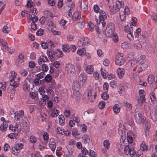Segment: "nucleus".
<instances>
[{
    "label": "nucleus",
    "mask_w": 157,
    "mask_h": 157,
    "mask_svg": "<svg viewBox=\"0 0 157 157\" xmlns=\"http://www.w3.org/2000/svg\"><path fill=\"white\" fill-rule=\"evenodd\" d=\"M143 111L140 107H137L135 112V118L137 123L140 124L142 123H145L144 117L142 115Z\"/></svg>",
    "instance_id": "nucleus-1"
},
{
    "label": "nucleus",
    "mask_w": 157,
    "mask_h": 157,
    "mask_svg": "<svg viewBox=\"0 0 157 157\" xmlns=\"http://www.w3.org/2000/svg\"><path fill=\"white\" fill-rule=\"evenodd\" d=\"M124 5L123 2L121 1H117L116 4L111 8L110 12L111 14H114L118 12L121 9L123 10Z\"/></svg>",
    "instance_id": "nucleus-2"
},
{
    "label": "nucleus",
    "mask_w": 157,
    "mask_h": 157,
    "mask_svg": "<svg viewBox=\"0 0 157 157\" xmlns=\"http://www.w3.org/2000/svg\"><path fill=\"white\" fill-rule=\"evenodd\" d=\"M122 144L120 146L121 149H119L121 151L124 150L125 154L127 155H129L133 157L135 154L134 149L133 148H130L128 145H123Z\"/></svg>",
    "instance_id": "nucleus-3"
},
{
    "label": "nucleus",
    "mask_w": 157,
    "mask_h": 157,
    "mask_svg": "<svg viewBox=\"0 0 157 157\" xmlns=\"http://www.w3.org/2000/svg\"><path fill=\"white\" fill-rule=\"evenodd\" d=\"M115 30L114 24L112 23H109L106 28V36L110 37L114 36Z\"/></svg>",
    "instance_id": "nucleus-4"
},
{
    "label": "nucleus",
    "mask_w": 157,
    "mask_h": 157,
    "mask_svg": "<svg viewBox=\"0 0 157 157\" xmlns=\"http://www.w3.org/2000/svg\"><path fill=\"white\" fill-rule=\"evenodd\" d=\"M65 70L71 76L74 75L76 73L75 66L72 64L69 63L66 65Z\"/></svg>",
    "instance_id": "nucleus-5"
},
{
    "label": "nucleus",
    "mask_w": 157,
    "mask_h": 157,
    "mask_svg": "<svg viewBox=\"0 0 157 157\" xmlns=\"http://www.w3.org/2000/svg\"><path fill=\"white\" fill-rule=\"evenodd\" d=\"M129 13V9L127 6H126L124 9L121 10L120 12V17L121 20L125 21L126 20V15H128Z\"/></svg>",
    "instance_id": "nucleus-6"
},
{
    "label": "nucleus",
    "mask_w": 157,
    "mask_h": 157,
    "mask_svg": "<svg viewBox=\"0 0 157 157\" xmlns=\"http://www.w3.org/2000/svg\"><path fill=\"white\" fill-rule=\"evenodd\" d=\"M23 146V144L21 143L16 144L13 147H11L12 153L15 155H17L20 152V150L22 148Z\"/></svg>",
    "instance_id": "nucleus-7"
},
{
    "label": "nucleus",
    "mask_w": 157,
    "mask_h": 157,
    "mask_svg": "<svg viewBox=\"0 0 157 157\" xmlns=\"http://www.w3.org/2000/svg\"><path fill=\"white\" fill-rule=\"evenodd\" d=\"M23 146V144L21 143L16 144L13 147H11L12 153L15 155H17L20 152V150L22 148Z\"/></svg>",
    "instance_id": "nucleus-8"
},
{
    "label": "nucleus",
    "mask_w": 157,
    "mask_h": 157,
    "mask_svg": "<svg viewBox=\"0 0 157 157\" xmlns=\"http://www.w3.org/2000/svg\"><path fill=\"white\" fill-rule=\"evenodd\" d=\"M23 146V144L21 143L16 144L13 147H11L12 153L15 155H17L20 152V150L22 148Z\"/></svg>",
    "instance_id": "nucleus-9"
},
{
    "label": "nucleus",
    "mask_w": 157,
    "mask_h": 157,
    "mask_svg": "<svg viewBox=\"0 0 157 157\" xmlns=\"http://www.w3.org/2000/svg\"><path fill=\"white\" fill-rule=\"evenodd\" d=\"M148 66V63L145 60H143L140 62L138 65L137 66L135 71L137 73H140L142 70H144Z\"/></svg>",
    "instance_id": "nucleus-10"
},
{
    "label": "nucleus",
    "mask_w": 157,
    "mask_h": 157,
    "mask_svg": "<svg viewBox=\"0 0 157 157\" xmlns=\"http://www.w3.org/2000/svg\"><path fill=\"white\" fill-rule=\"evenodd\" d=\"M107 18V16L104 11L102 10L100 11L99 18L100 19V22H101L103 27H105L106 25L105 20Z\"/></svg>",
    "instance_id": "nucleus-11"
},
{
    "label": "nucleus",
    "mask_w": 157,
    "mask_h": 157,
    "mask_svg": "<svg viewBox=\"0 0 157 157\" xmlns=\"http://www.w3.org/2000/svg\"><path fill=\"white\" fill-rule=\"evenodd\" d=\"M123 54L122 53L118 54L116 56L115 62L116 65L121 66L123 65L124 62L123 57Z\"/></svg>",
    "instance_id": "nucleus-12"
},
{
    "label": "nucleus",
    "mask_w": 157,
    "mask_h": 157,
    "mask_svg": "<svg viewBox=\"0 0 157 157\" xmlns=\"http://www.w3.org/2000/svg\"><path fill=\"white\" fill-rule=\"evenodd\" d=\"M81 151L82 153V154L83 155H86L88 154L92 157H96V154L93 150H90V152H89L87 149L85 147H83L81 149Z\"/></svg>",
    "instance_id": "nucleus-13"
},
{
    "label": "nucleus",
    "mask_w": 157,
    "mask_h": 157,
    "mask_svg": "<svg viewBox=\"0 0 157 157\" xmlns=\"http://www.w3.org/2000/svg\"><path fill=\"white\" fill-rule=\"evenodd\" d=\"M80 86L79 84L77 82L73 83L72 86V89L74 94L77 97H79L80 95Z\"/></svg>",
    "instance_id": "nucleus-14"
},
{
    "label": "nucleus",
    "mask_w": 157,
    "mask_h": 157,
    "mask_svg": "<svg viewBox=\"0 0 157 157\" xmlns=\"http://www.w3.org/2000/svg\"><path fill=\"white\" fill-rule=\"evenodd\" d=\"M88 44V39L87 37L81 38L77 43V46L80 47L85 48Z\"/></svg>",
    "instance_id": "nucleus-15"
},
{
    "label": "nucleus",
    "mask_w": 157,
    "mask_h": 157,
    "mask_svg": "<svg viewBox=\"0 0 157 157\" xmlns=\"http://www.w3.org/2000/svg\"><path fill=\"white\" fill-rule=\"evenodd\" d=\"M92 89L90 88H87L83 95L85 98V102H88L92 98Z\"/></svg>",
    "instance_id": "nucleus-16"
},
{
    "label": "nucleus",
    "mask_w": 157,
    "mask_h": 157,
    "mask_svg": "<svg viewBox=\"0 0 157 157\" xmlns=\"http://www.w3.org/2000/svg\"><path fill=\"white\" fill-rule=\"evenodd\" d=\"M87 75L84 73H81L78 78V81H80L82 84L83 86H85L86 85V82L87 81Z\"/></svg>",
    "instance_id": "nucleus-17"
},
{
    "label": "nucleus",
    "mask_w": 157,
    "mask_h": 157,
    "mask_svg": "<svg viewBox=\"0 0 157 157\" xmlns=\"http://www.w3.org/2000/svg\"><path fill=\"white\" fill-rule=\"evenodd\" d=\"M24 63V56L21 53H20L18 55V58L15 62V64L17 66L19 67L23 65Z\"/></svg>",
    "instance_id": "nucleus-18"
},
{
    "label": "nucleus",
    "mask_w": 157,
    "mask_h": 157,
    "mask_svg": "<svg viewBox=\"0 0 157 157\" xmlns=\"http://www.w3.org/2000/svg\"><path fill=\"white\" fill-rule=\"evenodd\" d=\"M14 114L15 120L17 121H19L24 116V112L22 110H20L18 112L15 113Z\"/></svg>",
    "instance_id": "nucleus-19"
},
{
    "label": "nucleus",
    "mask_w": 157,
    "mask_h": 157,
    "mask_svg": "<svg viewBox=\"0 0 157 157\" xmlns=\"http://www.w3.org/2000/svg\"><path fill=\"white\" fill-rule=\"evenodd\" d=\"M75 7V4L72 3V4L66 6L65 7V10L68 13V15L69 17L71 15V13L73 11V8Z\"/></svg>",
    "instance_id": "nucleus-20"
},
{
    "label": "nucleus",
    "mask_w": 157,
    "mask_h": 157,
    "mask_svg": "<svg viewBox=\"0 0 157 157\" xmlns=\"http://www.w3.org/2000/svg\"><path fill=\"white\" fill-rule=\"evenodd\" d=\"M38 62L39 65L43 64V63L49 62L48 59L46 56L43 55L40 56L38 59Z\"/></svg>",
    "instance_id": "nucleus-21"
},
{
    "label": "nucleus",
    "mask_w": 157,
    "mask_h": 157,
    "mask_svg": "<svg viewBox=\"0 0 157 157\" xmlns=\"http://www.w3.org/2000/svg\"><path fill=\"white\" fill-rule=\"evenodd\" d=\"M49 147L52 151H55L56 147V144L55 141L54 139L53 138H51L50 139Z\"/></svg>",
    "instance_id": "nucleus-22"
},
{
    "label": "nucleus",
    "mask_w": 157,
    "mask_h": 157,
    "mask_svg": "<svg viewBox=\"0 0 157 157\" xmlns=\"http://www.w3.org/2000/svg\"><path fill=\"white\" fill-rule=\"evenodd\" d=\"M124 31L126 33H133V29L131 24L129 23L124 28Z\"/></svg>",
    "instance_id": "nucleus-23"
},
{
    "label": "nucleus",
    "mask_w": 157,
    "mask_h": 157,
    "mask_svg": "<svg viewBox=\"0 0 157 157\" xmlns=\"http://www.w3.org/2000/svg\"><path fill=\"white\" fill-rule=\"evenodd\" d=\"M147 79L148 82L149 84H151L154 83H155L157 80L155 76L152 75H150Z\"/></svg>",
    "instance_id": "nucleus-24"
},
{
    "label": "nucleus",
    "mask_w": 157,
    "mask_h": 157,
    "mask_svg": "<svg viewBox=\"0 0 157 157\" xmlns=\"http://www.w3.org/2000/svg\"><path fill=\"white\" fill-rule=\"evenodd\" d=\"M117 73L119 78H122L124 75V69L123 68H118L117 71Z\"/></svg>",
    "instance_id": "nucleus-25"
},
{
    "label": "nucleus",
    "mask_w": 157,
    "mask_h": 157,
    "mask_svg": "<svg viewBox=\"0 0 157 157\" xmlns=\"http://www.w3.org/2000/svg\"><path fill=\"white\" fill-rule=\"evenodd\" d=\"M10 86L14 88L17 87L19 84V81L17 80H15V79L10 80Z\"/></svg>",
    "instance_id": "nucleus-26"
},
{
    "label": "nucleus",
    "mask_w": 157,
    "mask_h": 157,
    "mask_svg": "<svg viewBox=\"0 0 157 157\" xmlns=\"http://www.w3.org/2000/svg\"><path fill=\"white\" fill-rule=\"evenodd\" d=\"M8 124L6 122H4L0 126V129L2 132H4L6 129Z\"/></svg>",
    "instance_id": "nucleus-27"
},
{
    "label": "nucleus",
    "mask_w": 157,
    "mask_h": 157,
    "mask_svg": "<svg viewBox=\"0 0 157 157\" xmlns=\"http://www.w3.org/2000/svg\"><path fill=\"white\" fill-rule=\"evenodd\" d=\"M94 68L92 65H89L86 67V71L89 74H91L94 71Z\"/></svg>",
    "instance_id": "nucleus-28"
},
{
    "label": "nucleus",
    "mask_w": 157,
    "mask_h": 157,
    "mask_svg": "<svg viewBox=\"0 0 157 157\" xmlns=\"http://www.w3.org/2000/svg\"><path fill=\"white\" fill-rule=\"evenodd\" d=\"M10 30V27L9 25L7 24L4 26L2 28V31L5 33H7Z\"/></svg>",
    "instance_id": "nucleus-29"
},
{
    "label": "nucleus",
    "mask_w": 157,
    "mask_h": 157,
    "mask_svg": "<svg viewBox=\"0 0 157 157\" xmlns=\"http://www.w3.org/2000/svg\"><path fill=\"white\" fill-rule=\"evenodd\" d=\"M150 115L153 121H156L157 120V113L155 111L152 112Z\"/></svg>",
    "instance_id": "nucleus-30"
},
{
    "label": "nucleus",
    "mask_w": 157,
    "mask_h": 157,
    "mask_svg": "<svg viewBox=\"0 0 157 157\" xmlns=\"http://www.w3.org/2000/svg\"><path fill=\"white\" fill-rule=\"evenodd\" d=\"M17 75V73L14 71H11L9 74V80L15 79Z\"/></svg>",
    "instance_id": "nucleus-31"
},
{
    "label": "nucleus",
    "mask_w": 157,
    "mask_h": 157,
    "mask_svg": "<svg viewBox=\"0 0 157 157\" xmlns=\"http://www.w3.org/2000/svg\"><path fill=\"white\" fill-rule=\"evenodd\" d=\"M62 49L63 51L66 52H68L70 51V46L68 44L63 45Z\"/></svg>",
    "instance_id": "nucleus-32"
},
{
    "label": "nucleus",
    "mask_w": 157,
    "mask_h": 157,
    "mask_svg": "<svg viewBox=\"0 0 157 157\" xmlns=\"http://www.w3.org/2000/svg\"><path fill=\"white\" fill-rule=\"evenodd\" d=\"M59 111L58 110L54 109L52 110L51 115L52 117H56L59 114Z\"/></svg>",
    "instance_id": "nucleus-33"
},
{
    "label": "nucleus",
    "mask_w": 157,
    "mask_h": 157,
    "mask_svg": "<svg viewBox=\"0 0 157 157\" xmlns=\"http://www.w3.org/2000/svg\"><path fill=\"white\" fill-rule=\"evenodd\" d=\"M89 140H90V139L88 136L85 134L82 136V141L83 143L87 144Z\"/></svg>",
    "instance_id": "nucleus-34"
},
{
    "label": "nucleus",
    "mask_w": 157,
    "mask_h": 157,
    "mask_svg": "<svg viewBox=\"0 0 157 157\" xmlns=\"http://www.w3.org/2000/svg\"><path fill=\"white\" fill-rule=\"evenodd\" d=\"M148 147L146 145L144 142H143L140 145V149L143 151H147Z\"/></svg>",
    "instance_id": "nucleus-35"
},
{
    "label": "nucleus",
    "mask_w": 157,
    "mask_h": 157,
    "mask_svg": "<svg viewBox=\"0 0 157 157\" xmlns=\"http://www.w3.org/2000/svg\"><path fill=\"white\" fill-rule=\"evenodd\" d=\"M59 122L61 125H63L65 123V119L62 115H59L58 116Z\"/></svg>",
    "instance_id": "nucleus-36"
},
{
    "label": "nucleus",
    "mask_w": 157,
    "mask_h": 157,
    "mask_svg": "<svg viewBox=\"0 0 157 157\" xmlns=\"http://www.w3.org/2000/svg\"><path fill=\"white\" fill-rule=\"evenodd\" d=\"M101 75L104 78H107L108 75V74L107 71L103 68H101Z\"/></svg>",
    "instance_id": "nucleus-37"
},
{
    "label": "nucleus",
    "mask_w": 157,
    "mask_h": 157,
    "mask_svg": "<svg viewBox=\"0 0 157 157\" xmlns=\"http://www.w3.org/2000/svg\"><path fill=\"white\" fill-rule=\"evenodd\" d=\"M77 53L80 56H82L86 54L85 49V48L78 49L77 51Z\"/></svg>",
    "instance_id": "nucleus-38"
},
{
    "label": "nucleus",
    "mask_w": 157,
    "mask_h": 157,
    "mask_svg": "<svg viewBox=\"0 0 157 157\" xmlns=\"http://www.w3.org/2000/svg\"><path fill=\"white\" fill-rule=\"evenodd\" d=\"M113 110L114 113L116 114L119 113L120 110L119 105L118 104H115L113 107Z\"/></svg>",
    "instance_id": "nucleus-39"
},
{
    "label": "nucleus",
    "mask_w": 157,
    "mask_h": 157,
    "mask_svg": "<svg viewBox=\"0 0 157 157\" xmlns=\"http://www.w3.org/2000/svg\"><path fill=\"white\" fill-rule=\"evenodd\" d=\"M52 78V76L50 74L47 75L45 77L44 80L47 82H50Z\"/></svg>",
    "instance_id": "nucleus-40"
},
{
    "label": "nucleus",
    "mask_w": 157,
    "mask_h": 157,
    "mask_svg": "<svg viewBox=\"0 0 157 157\" xmlns=\"http://www.w3.org/2000/svg\"><path fill=\"white\" fill-rule=\"evenodd\" d=\"M38 95L37 93L31 92L29 93V97L33 99L35 98Z\"/></svg>",
    "instance_id": "nucleus-41"
},
{
    "label": "nucleus",
    "mask_w": 157,
    "mask_h": 157,
    "mask_svg": "<svg viewBox=\"0 0 157 157\" xmlns=\"http://www.w3.org/2000/svg\"><path fill=\"white\" fill-rule=\"evenodd\" d=\"M0 43L3 46V47H4L5 49L8 47L7 43L6 40H5L0 39Z\"/></svg>",
    "instance_id": "nucleus-42"
},
{
    "label": "nucleus",
    "mask_w": 157,
    "mask_h": 157,
    "mask_svg": "<svg viewBox=\"0 0 157 157\" xmlns=\"http://www.w3.org/2000/svg\"><path fill=\"white\" fill-rule=\"evenodd\" d=\"M40 44L41 47L43 49H46L48 48V42L41 41Z\"/></svg>",
    "instance_id": "nucleus-43"
},
{
    "label": "nucleus",
    "mask_w": 157,
    "mask_h": 157,
    "mask_svg": "<svg viewBox=\"0 0 157 157\" xmlns=\"http://www.w3.org/2000/svg\"><path fill=\"white\" fill-rule=\"evenodd\" d=\"M106 92H105L103 93L101 95L102 98L104 100H107L109 98V94Z\"/></svg>",
    "instance_id": "nucleus-44"
},
{
    "label": "nucleus",
    "mask_w": 157,
    "mask_h": 157,
    "mask_svg": "<svg viewBox=\"0 0 157 157\" xmlns=\"http://www.w3.org/2000/svg\"><path fill=\"white\" fill-rule=\"evenodd\" d=\"M80 14L79 12L77 11L74 12L73 15V18L75 19H78L80 17Z\"/></svg>",
    "instance_id": "nucleus-45"
},
{
    "label": "nucleus",
    "mask_w": 157,
    "mask_h": 157,
    "mask_svg": "<svg viewBox=\"0 0 157 157\" xmlns=\"http://www.w3.org/2000/svg\"><path fill=\"white\" fill-rule=\"evenodd\" d=\"M40 66H41L42 71L44 72H47L48 71V67L46 64L44 63L42 64Z\"/></svg>",
    "instance_id": "nucleus-46"
},
{
    "label": "nucleus",
    "mask_w": 157,
    "mask_h": 157,
    "mask_svg": "<svg viewBox=\"0 0 157 157\" xmlns=\"http://www.w3.org/2000/svg\"><path fill=\"white\" fill-rule=\"evenodd\" d=\"M104 146L108 149L110 147V144L108 140H105L104 141L103 143Z\"/></svg>",
    "instance_id": "nucleus-47"
},
{
    "label": "nucleus",
    "mask_w": 157,
    "mask_h": 157,
    "mask_svg": "<svg viewBox=\"0 0 157 157\" xmlns=\"http://www.w3.org/2000/svg\"><path fill=\"white\" fill-rule=\"evenodd\" d=\"M42 101L43 102H46V101H48V99H49V97L46 94H43L42 95Z\"/></svg>",
    "instance_id": "nucleus-48"
},
{
    "label": "nucleus",
    "mask_w": 157,
    "mask_h": 157,
    "mask_svg": "<svg viewBox=\"0 0 157 157\" xmlns=\"http://www.w3.org/2000/svg\"><path fill=\"white\" fill-rule=\"evenodd\" d=\"M138 62V61L136 59L132 60L128 62L127 64L128 65H130L132 66L136 64Z\"/></svg>",
    "instance_id": "nucleus-49"
},
{
    "label": "nucleus",
    "mask_w": 157,
    "mask_h": 157,
    "mask_svg": "<svg viewBox=\"0 0 157 157\" xmlns=\"http://www.w3.org/2000/svg\"><path fill=\"white\" fill-rule=\"evenodd\" d=\"M151 19L157 25V14L153 13L152 15Z\"/></svg>",
    "instance_id": "nucleus-50"
},
{
    "label": "nucleus",
    "mask_w": 157,
    "mask_h": 157,
    "mask_svg": "<svg viewBox=\"0 0 157 157\" xmlns=\"http://www.w3.org/2000/svg\"><path fill=\"white\" fill-rule=\"evenodd\" d=\"M47 55L50 59H52L54 58L55 55L54 53H53L52 51L51 52L50 51L47 52Z\"/></svg>",
    "instance_id": "nucleus-51"
},
{
    "label": "nucleus",
    "mask_w": 157,
    "mask_h": 157,
    "mask_svg": "<svg viewBox=\"0 0 157 157\" xmlns=\"http://www.w3.org/2000/svg\"><path fill=\"white\" fill-rule=\"evenodd\" d=\"M105 105V103L104 101L100 102L98 104L99 108L101 109H103Z\"/></svg>",
    "instance_id": "nucleus-52"
},
{
    "label": "nucleus",
    "mask_w": 157,
    "mask_h": 157,
    "mask_svg": "<svg viewBox=\"0 0 157 157\" xmlns=\"http://www.w3.org/2000/svg\"><path fill=\"white\" fill-rule=\"evenodd\" d=\"M20 74L23 76H26L28 74L27 71L25 69H22L20 71Z\"/></svg>",
    "instance_id": "nucleus-53"
},
{
    "label": "nucleus",
    "mask_w": 157,
    "mask_h": 157,
    "mask_svg": "<svg viewBox=\"0 0 157 157\" xmlns=\"http://www.w3.org/2000/svg\"><path fill=\"white\" fill-rule=\"evenodd\" d=\"M38 91L41 95L44 94L45 91L43 87H40L38 89Z\"/></svg>",
    "instance_id": "nucleus-54"
},
{
    "label": "nucleus",
    "mask_w": 157,
    "mask_h": 157,
    "mask_svg": "<svg viewBox=\"0 0 157 157\" xmlns=\"http://www.w3.org/2000/svg\"><path fill=\"white\" fill-rule=\"evenodd\" d=\"M94 11L97 13H99L100 11H101L98 6L97 4L94 6Z\"/></svg>",
    "instance_id": "nucleus-55"
},
{
    "label": "nucleus",
    "mask_w": 157,
    "mask_h": 157,
    "mask_svg": "<svg viewBox=\"0 0 157 157\" xmlns=\"http://www.w3.org/2000/svg\"><path fill=\"white\" fill-rule=\"evenodd\" d=\"M141 29L139 28L136 29V32H135L134 33L135 36L136 38H138L139 36V33L141 32Z\"/></svg>",
    "instance_id": "nucleus-56"
},
{
    "label": "nucleus",
    "mask_w": 157,
    "mask_h": 157,
    "mask_svg": "<svg viewBox=\"0 0 157 157\" xmlns=\"http://www.w3.org/2000/svg\"><path fill=\"white\" fill-rule=\"evenodd\" d=\"M133 33H128L127 34V36L129 40L131 41L134 39V36L132 35Z\"/></svg>",
    "instance_id": "nucleus-57"
},
{
    "label": "nucleus",
    "mask_w": 157,
    "mask_h": 157,
    "mask_svg": "<svg viewBox=\"0 0 157 157\" xmlns=\"http://www.w3.org/2000/svg\"><path fill=\"white\" fill-rule=\"evenodd\" d=\"M6 85L5 82H0V89L2 90H4L6 89Z\"/></svg>",
    "instance_id": "nucleus-58"
},
{
    "label": "nucleus",
    "mask_w": 157,
    "mask_h": 157,
    "mask_svg": "<svg viewBox=\"0 0 157 157\" xmlns=\"http://www.w3.org/2000/svg\"><path fill=\"white\" fill-rule=\"evenodd\" d=\"M124 105L126 107L128 108L129 109H132V105L129 103H128L126 101H124L123 103Z\"/></svg>",
    "instance_id": "nucleus-59"
},
{
    "label": "nucleus",
    "mask_w": 157,
    "mask_h": 157,
    "mask_svg": "<svg viewBox=\"0 0 157 157\" xmlns=\"http://www.w3.org/2000/svg\"><path fill=\"white\" fill-rule=\"evenodd\" d=\"M46 91L48 94H53L54 93V91L50 87L47 88L46 89Z\"/></svg>",
    "instance_id": "nucleus-60"
},
{
    "label": "nucleus",
    "mask_w": 157,
    "mask_h": 157,
    "mask_svg": "<svg viewBox=\"0 0 157 157\" xmlns=\"http://www.w3.org/2000/svg\"><path fill=\"white\" fill-rule=\"evenodd\" d=\"M45 75V74L44 72H40L36 75V76L39 79L42 78H44V76Z\"/></svg>",
    "instance_id": "nucleus-61"
},
{
    "label": "nucleus",
    "mask_w": 157,
    "mask_h": 157,
    "mask_svg": "<svg viewBox=\"0 0 157 157\" xmlns=\"http://www.w3.org/2000/svg\"><path fill=\"white\" fill-rule=\"evenodd\" d=\"M150 98L152 101H154L156 99L155 95L153 93H151L150 94Z\"/></svg>",
    "instance_id": "nucleus-62"
},
{
    "label": "nucleus",
    "mask_w": 157,
    "mask_h": 157,
    "mask_svg": "<svg viewBox=\"0 0 157 157\" xmlns=\"http://www.w3.org/2000/svg\"><path fill=\"white\" fill-rule=\"evenodd\" d=\"M36 137L33 136H30V141L32 143H35L36 142Z\"/></svg>",
    "instance_id": "nucleus-63"
},
{
    "label": "nucleus",
    "mask_w": 157,
    "mask_h": 157,
    "mask_svg": "<svg viewBox=\"0 0 157 157\" xmlns=\"http://www.w3.org/2000/svg\"><path fill=\"white\" fill-rule=\"evenodd\" d=\"M44 33V31L43 29H39L36 32V34L37 36H41Z\"/></svg>",
    "instance_id": "nucleus-64"
}]
</instances>
